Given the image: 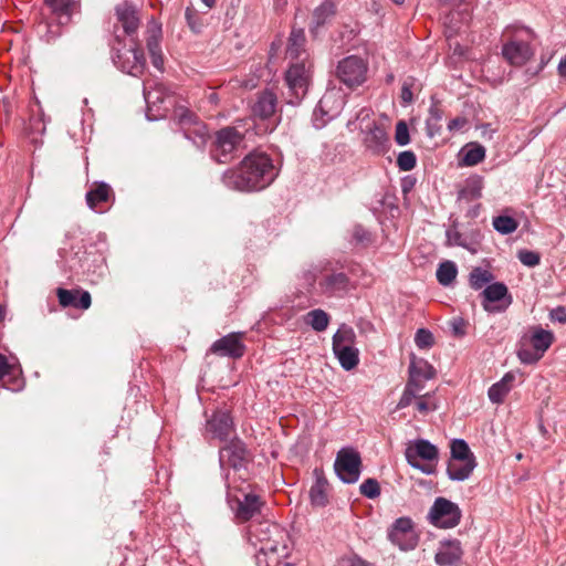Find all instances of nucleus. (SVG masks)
<instances>
[{"mask_svg":"<svg viewBox=\"0 0 566 566\" xmlns=\"http://www.w3.org/2000/svg\"><path fill=\"white\" fill-rule=\"evenodd\" d=\"M276 177L272 159L264 153H251L238 168L227 170L222 182L239 191H259L270 186Z\"/></svg>","mask_w":566,"mask_h":566,"instance_id":"nucleus-1","label":"nucleus"},{"mask_svg":"<svg viewBox=\"0 0 566 566\" xmlns=\"http://www.w3.org/2000/svg\"><path fill=\"white\" fill-rule=\"evenodd\" d=\"M261 544L255 556L258 566H291L289 535L279 525H265L256 535Z\"/></svg>","mask_w":566,"mask_h":566,"instance_id":"nucleus-2","label":"nucleus"},{"mask_svg":"<svg viewBox=\"0 0 566 566\" xmlns=\"http://www.w3.org/2000/svg\"><path fill=\"white\" fill-rule=\"evenodd\" d=\"M502 56L512 66L525 65L535 54V33L525 27L510 25L503 32Z\"/></svg>","mask_w":566,"mask_h":566,"instance_id":"nucleus-3","label":"nucleus"},{"mask_svg":"<svg viewBox=\"0 0 566 566\" xmlns=\"http://www.w3.org/2000/svg\"><path fill=\"white\" fill-rule=\"evenodd\" d=\"M319 271V279L316 291L319 295L328 298H343L353 289L349 276L338 271L331 261H325Z\"/></svg>","mask_w":566,"mask_h":566,"instance_id":"nucleus-4","label":"nucleus"},{"mask_svg":"<svg viewBox=\"0 0 566 566\" xmlns=\"http://www.w3.org/2000/svg\"><path fill=\"white\" fill-rule=\"evenodd\" d=\"M554 335L541 326H534L530 335L523 336L517 349V357L522 364L532 365L537 363L551 347Z\"/></svg>","mask_w":566,"mask_h":566,"instance_id":"nucleus-5","label":"nucleus"},{"mask_svg":"<svg viewBox=\"0 0 566 566\" xmlns=\"http://www.w3.org/2000/svg\"><path fill=\"white\" fill-rule=\"evenodd\" d=\"M312 64L302 59L300 62L291 64L285 73V83L289 88L287 103L297 105L306 95L311 81Z\"/></svg>","mask_w":566,"mask_h":566,"instance_id":"nucleus-6","label":"nucleus"},{"mask_svg":"<svg viewBox=\"0 0 566 566\" xmlns=\"http://www.w3.org/2000/svg\"><path fill=\"white\" fill-rule=\"evenodd\" d=\"M247 132L248 129L244 132L241 130L240 125L228 126L218 130L211 150L212 158L220 164H226L231 160L233 153L242 144Z\"/></svg>","mask_w":566,"mask_h":566,"instance_id":"nucleus-7","label":"nucleus"},{"mask_svg":"<svg viewBox=\"0 0 566 566\" xmlns=\"http://www.w3.org/2000/svg\"><path fill=\"white\" fill-rule=\"evenodd\" d=\"M249 455L247 444L241 439L234 438L219 451L220 468L223 472L227 468H232L235 471L245 469ZM223 479L226 488L230 489L229 474L223 473Z\"/></svg>","mask_w":566,"mask_h":566,"instance_id":"nucleus-8","label":"nucleus"},{"mask_svg":"<svg viewBox=\"0 0 566 566\" xmlns=\"http://www.w3.org/2000/svg\"><path fill=\"white\" fill-rule=\"evenodd\" d=\"M174 118L177 120L185 138L189 139L196 147L201 148L208 138L207 126L188 108L178 106L174 111Z\"/></svg>","mask_w":566,"mask_h":566,"instance_id":"nucleus-9","label":"nucleus"},{"mask_svg":"<svg viewBox=\"0 0 566 566\" xmlns=\"http://www.w3.org/2000/svg\"><path fill=\"white\" fill-rule=\"evenodd\" d=\"M387 537L402 552L413 551L420 539L413 521L408 516L397 518L388 528Z\"/></svg>","mask_w":566,"mask_h":566,"instance_id":"nucleus-10","label":"nucleus"},{"mask_svg":"<svg viewBox=\"0 0 566 566\" xmlns=\"http://www.w3.org/2000/svg\"><path fill=\"white\" fill-rule=\"evenodd\" d=\"M334 469L337 476L347 484L356 483L361 472V458L353 448H342L336 455Z\"/></svg>","mask_w":566,"mask_h":566,"instance_id":"nucleus-11","label":"nucleus"},{"mask_svg":"<svg viewBox=\"0 0 566 566\" xmlns=\"http://www.w3.org/2000/svg\"><path fill=\"white\" fill-rule=\"evenodd\" d=\"M461 516L458 504L446 497H437L428 515L431 524L440 528L455 527L460 523Z\"/></svg>","mask_w":566,"mask_h":566,"instance_id":"nucleus-12","label":"nucleus"},{"mask_svg":"<svg viewBox=\"0 0 566 566\" xmlns=\"http://www.w3.org/2000/svg\"><path fill=\"white\" fill-rule=\"evenodd\" d=\"M368 65L357 55H349L338 62L337 78L348 87L361 85L366 81Z\"/></svg>","mask_w":566,"mask_h":566,"instance_id":"nucleus-13","label":"nucleus"},{"mask_svg":"<svg viewBox=\"0 0 566 566\" xmlns=\"http://www.w3.org/2000/svg\"><path fill=\"white\" fill-rule=\"evenodd\" d=\"M439 458L438 448L430 441L419 439L415 442L413 447L408 448L406 451L407 462L415 469L421 471L424 474H433L436 469L430 463H421L418 459L426 461H437Z\"/></svg>","mask_w":566,"mask_h":566,"instance_id":"nucleus-14","label":"nucleus"},{"mask_svg":"<svg viewBox=\"0 0 566 566\" xmlns=\"http://www.w3.org/2000/svg\"><path fill=\"white\" fill-rule=\"evenodd\" d=\"M363 133V146L366 151L375 156L385 155L390 147V139L385 127L377 122H369L359 126Z\"/></svg>","mask_w":566,"mask_h":566,"instance_id":"nucleus-15","label":"nucleus"},{"mask_svg":"<svg viewBox=\"0 0 566 566\" xmlns=\"http://www.w3.org/2000/svg\"><path fill=\"white\" fill-rule=\"evenodd\" d=\"M483 310L488 313H503L513 302L507 286L502 282L489 284L481 293Z\"/></svg>","mask_w":566,"mask_h":566,"instance_id":"nucleus-16","label":"nucleus"},{"mask_svg":"<svg viewBox=\"0 0 566 566\" xmlns=\"http://www.w3.org/2000/svg\"><path fill=\"white\" fill-rule=\"evenodd\" d=\"M344 106V99L336 91L326 92L319 99L313 113L314 125L317 128L336 117Z\"/></svg>","mask_w":566,"mask_h":566,"instance_id":"nucleus-17","label":"nucleus"},{"mask_svg":"<svg viewBox=\"0 0 566 566\" xmlns=\"http://www.w3.org/2000/svg\"><path fill=\"white\" fill-rule=\"evenodd\" d=\"M114 64L122 71L133 76H139L146 67V59L139 43L125 52H117L113 56Z\"/></svg>","mask_w":566,"mask_h":566,"instance_id":"nucleus-18","label":"nucleus"},{"mask_svg":"<svg viewBox=\"0 0 566 566\" xmlns=\"http://www.w3.org/2000/svg\"><path fill=\"white\" fill-rule=\"evenodd\" d=\"M206 434L219 441H227L234 431L233 419L228 410H216L206 421Z\"/></svg>","mask_w":566,"mask_h":566,"instance_id":"nucleus-19","label":"nucleus"},{"mask_svg":"<svg viewBox=\"0 0 566 566\" xmlns=\"http://www.w3.org/2000/svg\"><path fill=\"white\" fill-rule=\"evenodd\" d=\"M161 36V24L156 19L151 18L147 23L146 46L153 66L159 72H164V56L160 46Z\"/></svg>","mask_w":566,"mask_h":566,"instance_id":"nucleus-20","label":"nucleus"},{"mask_svg":"<svg viewBox=\"0 0 566 566\" xmlns=\"http://www.w3.org/2000/svg\"><path fill=\"white\" fill-rule=\"evenodd\" d=\"M117 30L120 27L127 36L133 38L140 25V15L138 9L128 2L119 3L115 7Z\"/></svg>","mask_w":566,"mask_h":566,"instance_id":"nucleus-21","label":"nucleus"},{"mask_svg":"<svg viewBox=\"0 0 566 566\" xmlns=\"http://www.w3.org/2000/svg\"><path fill=\"white\" fill-rule=\"evenodd\" d=\"M242 335V333H230L217 339L211 345L210 352L222 357L241 358L245 353V345L241 339Z\"/></svg>","mask_w":566,"mask_h":566,"instance_id":"nucleus-22","label":"nucleus"},{"mask_svg":"<svg viewBox=\"0 0 566 566\" xmlns=\"http://www.w3.org/2000/svg\"><path fill=\"white\" fill-rule=\"evenodd\" d=\"M464 552L459 539H444L439 543L434 554V563L438 566H460Z\"/></svg>","mask_w":566,"mask_h":566,"instance_id":"nucleus-23","label":"nucleus"},{"mask_svg":"<svg viewBox=\"0 0 566 566\" xmlns=\"http://www.w3.org/2000/svg\"><path fill=\"white\" fill-rule=\"evenodd\" d=\"M56 295L62 307L88 310L92 304L90 292L81 289L66 290L59 287L56 289Z\"/></svg>","mask_w":566,"mask_h":566,"instance_id":"nucleus-24","label":"nucleus"},{"mask_svg":"<svg viewBox=\"0 0 566 566\" xmlns=\"http://www.w3.org/2000/svg\"><path fill=\"white\" fill-rule=\"evenodd\" d=\"M60 25L69 24L80 11V0H45Z\"/></svg>","mask_w":566,"mask_h":566,"instance_id":"nucleus-25","label":"nucleus"},{"mask_svg":"<svg viewBox=\"0 0 566 566\" xmlns=\"http://www.w3.org/2000/svg\"><path fill=\"white\" fill-rule=\"evenodd\" d=\"M114 197L111 186L104 181L94 182L86 192L85 199L90 209L102 212L101 206L107 203Z\"/></svg>","mask_w":566,"mask_h":566,"instance_id":"nucleus-26","label":"nucleus"},{"mask_svg":"<svg viewBox=\"0 0 566 566\" xmlns=\"http://www.w3.org/2000/svg\"><path fill=\"white\" fill-rule=\"evenodd\" d=\"M276 106V95L272 91L265 90L258 94L252 112L254 116L261 119H269L275 114Z\"/></svg>","mask_w":566,"mask_h":566,"instance_id":"nucleus-27","label":"nucleus"},{"mask_svg":"<svg viewBox=\"0 0 566 566\" xmlns=\"http://www.w3.org/2000/svg\"><path fill=\"white\" fill-rule=\"evenodd\" d=\"M336 14V4L326 0L322 2L318 7H316L312 14V20L310 23V32L313 35L318 33L321 27L331 21Z\"/></svg>","mask_w":566,"mask_h":566,"instance_id":"nucleus-28","label":"nucleus"},{"mask_svg":"<svg viewBox=\"0 0 566 566\" xmlns=\"http://www.w3.org/2000/svg\"><path fill=\"white\" fill-rule=\"evenodd\" d=\"M305 43L304 30L302 28H293L287 40L286 56L296 62H300L302 59L306 60Z\"/></svg>","mask_w":566,"mask_h":566,"instance_id":"nucleus-29","label":"nucleus"},{"mask_svg":"<svg viewBox=\"0 0 566 566\" xmlns=\"http://www.w3.org/2000/svg\"><path fill=\"white\" fill-rule=\"evenodd\" d=\"M262 502L252 493L243 494V499H237L235 516L241 521H249L260 512Z\"/></svg>","mask_w":566,"mask_h":566,"instance_id":"nucleus-30","label":"nucleus"},{"mask_svg":"<svg viewBox=\"0 0 566 566\" xmlns=\"http://www.w3.org/2000/svg\"><path fill=\"white\" fill-rule=\"evenodd\" d=\"M515 375L512 371L506 373L501 380L493 384L488 391L489 399L496 405L504 401V398L513 388Z\"/></svg>","mask_w":566,"mask_h":566,"instance_id":"nucleus-31","label":"nucleus"},{"mask_svg":"<svg viewBox=\"0 0 566 566\" xmlns=\"http://www.w3.org/2000/svg\"><path fill=\"white\" fill-rule=\"evenodd\" d=\"M476 467V460H449L447 467L448 478L452 481H464L470 478Z\"/></svg>","mask_w":566,"mask_h":566,"instance_id":"nucleus-32","label":"nucleus"},{"mask_svg":"<svg viewBox=\"0 0 566 566\" xmlns=\"http://www.w3.org/2000/svg\"><path fill=\"white\" fill-rule=\"evenodd\" d=\"M484 188V178L480 175H472L465 179L464 186L459 191V200L468 202L476 200L482 197Z\"/></svg>","mask_w":566,"mask_h":566,"instance_id":"nucleus-33","label":"nucleus"},{"mask_svg":"<svg viewBox=\"0 0 566 566\" xmlns=\"http://www.w3.org/2000/svg\"><path fill=\"white\" fill-rule=\"evenodd\" d=\"M485 147L479 143H469L460 151V165L464 167H472L485 158Z\"/></svg>","mask_w":566,"mask_h":566,"instance_id":"nucleus-34","label":"nucleus"},{"mask_svg":"<svg viewBox=\"0 0 566 566\" xmlns=\"http://www.w3.org/2000/svg\"><path fill=\"white\" fill-rule=\"evenodd\" d=\"M333 353L342 368L347 371L354 369L359 363V350L355 346L333 348Z\"/></svg>","mask_w":566,"mask_h":566,"instance_id":"nucleus-35","label":"nucleus"},{"mask_svg":"<svg viewBox=\"0 0 566 566\" xmlns=\"http://www.w3.org/2000/svg\"><path fill=\"white\" fill-rule=\"evenodd\" d=\"M329 315L321 308L312 310L304 316L305 324L315 332H324L329 324Z\"/></svg>","mask_w":566,"mask_h":566,"instance_id":"nucleus-36","label":"nucleus"},{"mask_svg":"<svg viewBox=\"0 0 566 566\" xmlns=\"http://www.w3.org/2000/svg\"><path fill=\"white\" fill-rule=\"evenodd\" d=\"M327 481L323 478H317L315 483L310 490L311 503L314 506L323 507L327 504Z\"/></svg>","mask_w":566,"mask_h":566,"instance_id":"nucleus-37","label":"nucleus"},{"mask_svg":"<svg viewBox=\"0 0 566 566\" xmlns=\"http://www.w3.org/2000/svg\"><path fill=\"white\" fill-rule=\"evenodd\" d=\"M458 274L457 264L453 261H443L437 269V280L442 286H449L453 283Z\"/></svg>","mask_w":566,"mask_h":566,"instance_id":"nucleus-38","label":"nucleus"},{"mask_svg":"<svg viewBox=\"0 0 566 566\" xmlns=\"http://www.w3.org/2000/svg\"><path fill=\"white\" fill-rule=\"evenodd\" d=\"M493 279L494 276L489 270L480 266L473 268L469 274L470 286L475 291L491 284Z\"/></svg>","mask_w":566,"mask_h":566,"instance_id":"nucleus-39","label":"nucleus"},{"mask_svg":"<svg viewBox=\"0 0 566 566\" xmlns=\"http://www.w3.org/2000/svg\"><path fill=\"white\" fill-rule=\"evenodd\" d=\"M409 375L421 380H429L436 376V370L427 360H412L409 366Z\"/></svg>","mask_w":566,"mask_h":566,"instance_id":"nucleus-40","label":"nucleus"},{"mask_svg":"<svg viewBox=\"0 0 566 566\" xmlns=\"http://www.w3.org/2000/svg\"><path fill=\"white\" fill-rule=\"evenodd\" d=\"M443 118V111L436 104H432L429 108V116L426 120V127L428 130V135L433 137L440 134L441 124L440 122Z\"/></svg>","mask_w":566,"mask_h":566,"instance_id":"nucleus-41","label":"nucleus"},{"mask_svg":"<svg viewBox=\"0 0 566 566\" xmlns=\"http://www.w3.org/2000/svg\"><path fill=\"white\" fill-rule=\"evenodd\" d=\"M356 334L350 326L343 324L333 336V348L354 346Z\"/></svg>","mask_w":566,"mask_h":566,"instance_id":"nucleus-42","label":"nucleus"},{"mask_svg":"<svg viewBox=\"0 0 566 566\" xmlns=\"http://www.w3.org/2000/svg\"><path fill=\"white\" fill-rule=\"evenodd\" d=\"M450 460L469 461L475 460L473 452L470 450L469 444L463 439H454L451 442V458Z\"/></svg>","mask_w":566,"mask_h":566,"instance_id":"nucleus-43","label":"nucleus"},{"mask_svg":"<svg viewBox=\"0 0 566 566\" xmlns=\"http://www.w3.org/2000/svg\"><path fill=\"white\" fill-rule=\"evenodd\" d=\"M493 227L501 234H511L517 229L518 222L510 216H497L493 218Z\"/></svg>","mask_w":566,"mask_h":566,"instance_id":"nucleus-44","label":"nucleus"},{"mask_svg":"<svg viewBox=\"0 0 566 566\" xmlns=\"http://www.w3.org/2000/svg\"><path fill=\"white\" fill-rule=\"evenodd\" d=\"M371 109L368 108V107H361L353 118L348 119L347 122V128L350 130V132H355L357 129H359V126H365L364 123H369V122H373L370 119V116H371Z\"/></svg>","mask_w":566,"mask_h":566,"instance_id":"nucleus-45","label":"nucleus"},{"mask_svg":"<svg viewBox=\"0 0 566 566\" xmlns=\"http://www.w3.org/2000/svg\"><path fill=\"white\" fill-rule=\"evenodd\" d=\"M359 492L367 499H376L380 495L379 482L374 478H368L360 484Z\"/></svg>","mask_w":566,"mask_h":566,"instance_id":"nucleus-46","label":"nucleus"},{"mask_svg":"<svg viewBox=\"0 0 566 566\" xmlns=\"http://www.w3.org/2000/svg\"><path fill=\"white\" fill-rule=\"evenodd\" d=\"M415 344L419 349H429L434 344L433 334L427 328H419L415 335Z\"/></svg>","mask_w":566,"mask_h":566,"instance_id":"nucleus-47","label":"nucleus"},{"mask_svg":"<svg viewBox=\"0 0 566 566\" xmlns=\"http://www.w3.org/2000/svg\"><path fill=\"white\" fill-rule=\"evenodd\" d=\"M417 165V157L413 151L405 150L401 151L397 157V166L402 171H410Z\"/></svg>","mask_w":566,"mask_h":566,"instance_id":"nucleus-48","label":"nucleus"},{"mask_svg":"<svg viewBox=\"0 0 566 566\" xmlns=\"http://www.w3.org/2000/svg\"><path fill=\"white\" fill-rule=\"evenodd\" d=\"M520 262L526 266L534 268L539 264L541 256L537 252L531 250H520L517 253Z\"/></svg>","mask_w":566,"mask_h":566,"instance_id":"nucleus-49","label":"nucleus"},{"mask_svg":"<svg viewBox=\"0 0 566 566\" xmlns=\"http://www.w3.org/2000/svg\"><path fill=\"white\" fill-rule=\"evenodd\" d=\"M395 139L399 146H406L407 144H409L410 136H409V129H408L406 122L399 120L397 123Z\"/></svg>","mask_w":566,"mask_h":566,"instance_id":"nucleus-50","label":"nucleus"},{"mask_svg":"<svg viewBox=\"0 0 566 566\" xmlns=\"http://www.w3.org/2000/svg\"><path fill=\"white\" fill-rule=\"evenodd\" d=\"M324 264V262H321L316 265H312L310 269L304 270L302 272L301 279L305 282V284L308 287H315V282L317 277L319 279V271H317V268H321Z\"/></svg>","mask_w":566,"mask_h":566,"instance_id":"nucleus-51","label":"nucleus"},{"mask_svg":"<svg viewBox=\"0 0 566 566\" xmlns=\"http://www.w3.org/2000/svg\"><path fill=\"white\" fill-rule=\"evenodd\" d=\"M447 239H448L449 244H451V245H458V247H462L467 250L474 251L473 249L470 248L469 243L463 238V235L457 230H448Z\"/></svg>","mask_w":566,"mask_h":566,"instance_id":"nucleus-52","label":"nucleus"},{"mask_svg":"<svg viewBox=\"0 0 566 566\" xmlns=\"http://www.w3.org/2000/svg\"><path fill=\"white\" fill-rule=\"evenodd\" d=\"M468 322L462 318H453L451 322V331L455 337H463L467 334Z\"/></svg>","mask_w":566,"mask_h":566,"instance_id":"nucleus-53","label":"nucleus"},{"mask_svg":"<svg viewBox=\"0 0 566 566\" xmlns=\"http://www.w3.org/2000/svg\"><path fill=\"white\" fill-rule=\"evenodd\" d=\"M353 238L356 242L365 243L370 241V233L361 226H355L353 229Z\"/></svg>","mask_w":566,"mask_h":566,"instance_id":"nucleus-54","label":"nucleus"},{"mask_svg":"<svg viewBox=\"0 0 566 566\" xmlns=\"http://www.w3.org/2000/svg\"><path fill=\"white\" fill-rule=\"evenodd\" d=\"M415 398H417V396L412 394L411 390L405 388L397 403V409H405L406 407L410 406Z\"/></svg>","mask_w":566,"mask_h":566,"instance_id":"nucleus-55","label":"nucleus"},{"mask_svg":"<svg viewBox=\"0 0 566 566\" xmlns=\"http://www.w3.org/2000/svg\"><path fill=\"white\" fill-rule=\"evenodd\" d=\"M405 388L411 390L412 394L418 396V394L423 389V384L421 379L413 378L412 376L409 375V379Z\"/></svg>","mask_w":566,"mask_h":566,"instance_id":"nucleus-56","label":"nucleus"},{"mask_svg":"<svg viewBox=\"0 0 566 566\" xmlns=\"http://www.w3.org/2000/svg\"><path fill=\"white\" fill-rule=\"evenodd\" d=\"M400 97L405 105H408V104L412 103V101H413L411 84L408 83L407 81H405L402 84Z\"/></svg>","mask_w":566,"mask_h":566,"instance_id":"nucleus-57","label":"nucleus"},{"mask_svg":"<svg viewBox=\"0 0 566 566\" xmlns=\"http://www.w3.org/2000/svg\"><path fill=\"white\" fill-rule=\"evenodd\" d=\"M549 317L552 321L566 323V308L564 306H557L551 311Z\"/></svg>","mask_w":566,"mask_h":566,"instance_id":"nucleus-58","label":"nucleus"},{"mask_svg":"<svg viewBox=\"0 0 566 566\" xmlns=\"http://www.w3.org/2000/svg\"><path fill=\"white\" fill-rule=\"evenodd\" d=\"M428 397H429V394L421 396L420 399L416 403L418 411L421 413H427L430 410L437 409L436 405H433V403L430 405L429 402H427L424 400V398H428Z\"/></svg>","mask_w":566,"mask_h":566,"instance_id":"nucleus-59","label":"nucleus"},{"mask_svg":"<svg viewBox=\"0 0 566 566\" xmlns=\"http://www.w3.org/2000/svg\"><path fill=\"white\" fill-rule=\"evenodd\" d=\"M467 124V119L464 117H455L451 119L448 124V129L450 132L457 130L463 127Z\"/></svg>","mask_w":566,"mask_h":566,"instance_id":"nucleus-60","label":"nucleus"},{"mask_svg":"<svg viewBox=\"0 0 566 566\" xmlns=\"http://www.w3.org/2000/svg\"><path fill=\"white\" fill-rule=\"evenodd\" d=\"M10 373V365L6 356L0 354V379Z\"/></svg>","mask_w":566,"mask_h":566,"instance_id":"nucleus-61","label":"nucleus"},{"mask_svg":"<svg viewBox=\"0 0 566 566\" xmlns=\"http://www.w3.org/2000/svg\"><path fill=\"white\" fill-rule=\"evenodd\" d=\"M144 96H145V101L148 105H150L151 103L154 104L156 101L159 99V97L157 96V92H147L145 90Z\"/></svg>","mask_w":566,"mask_h":566,"instance_id":"nucleus-62","label":"nucleus"},{"mask_svg":"<svg viewBox=\"0 0 566 566\" xmlns=\"http://www.w3.org/2000/svg\"><path fill=\"white\" fill-rule=\"evenodd\" d=\"M557 69L560 76H566V55L559 61Z\"/></svg>","mask_w":566,"mask_h":566,"instance_id":"nucleus-63","label":"nucleus"},{"mask_svg":"<svg viewBox=\"0 0 566 566\" xmlns=\"http://www.w3.org/2000/svg\"><path fill=\"white\" fill-rule=\"evenodd\" d=\"M479 210H480V205H476L475 207L470 209L468 213L470 217L474 218L479 214Z\"/></svg>","mask_w":566,"mask_h":566,"instance_id":"nucleus-64","label":"nucleus"}]
</instances>
